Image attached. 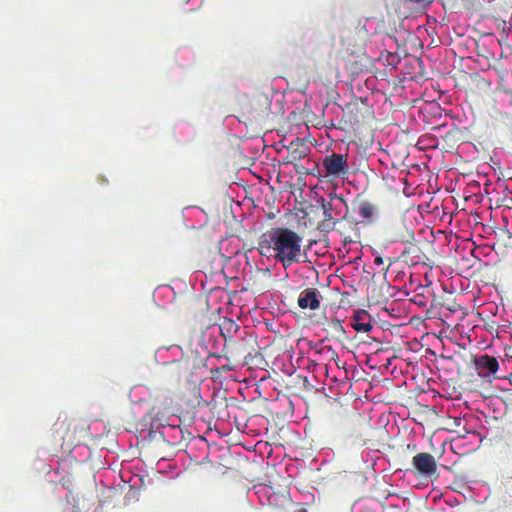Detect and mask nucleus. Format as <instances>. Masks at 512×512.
<instances>
[{"mask_svg":"<svg viewBox=\"0 0 512 512\" xmlns=\"http://www.w3.org/2000/svg\"><path fill=\"white\" fill-rule=\"evenodd\" d=\"M298 305L302 309L315 310L319 307L320 302L318 299V292L315 289H306L300 293L298 298Z\"/></svg>","mask_w":512,"mask_h":512,"instance_id":"5","label":"nucleus"},{"mask_svg":"<svg viewBox=\"0 0 512 512\" xmlns=\"http://www.w3.org/2000/svg\"><path fill=\"white\" fill-rule=\"evenodd\" d=\"M302 242V237L291 229L273 228L263 235L259 243V253L288 267L299 261Z\"/></svg>","mask_w":512,"mask_h":512,"instance_id":"1","label":"nucleus"},{"mask_svg":"<svg viewBox=\"0 0 512 512\" xmlns=\"http://www.w3.org/2000/svg\"><path fill=\"white\" fill-rule=\"evenodd\" d=\"M358 213L363 219L373 221V219L377 216V209L370 202L363 201L359 205Z\"/></svg>","mask_w":512,"mask_h":512,"instance_id":"8","label":"nucleus"},{"mask_svg":"<svg viewBox=\"0 0 512 512\" xmlns=\"http://www.w3.org/2000/svg\"><path fill=\"white\" fill-rule=\"evenodd\" d=\"M265 488H266L265 486H262V487H260L259 491L264 490Z\"/></svg>","mask_w":512,"mask_h":512,"instance_id":"13","label":"nucleus"},{"mask_svg":"<svg viewBox=\"0 0 512 512\" xmlns=\"http://www.w3.org/2000/svg\"><path fill=\"white\" fill-rule=\"evenodd\" d=\"M370 506L368 501L362 500L356 503L355 509L357 512H364L366 509L370 508Z\"/></svg>","mask_w":512,"mask_h":512,"instance_id":"11","label":"nucleus"},{"mask_svg":"<svg viewBox=\"0 0 512 512\" xmlns=\"http://www.w3.org/2000/svg\"><path fill=\"white\" fill-rule=\"evenodd\" d=\"M374 264L377 265V266H380L383 264V259L381 256H376L375 259H374Z\"/></svg>","mask_w":512,"mask_h":512,"instance_id":"12","label":"nucleus"},{"mask_svg":"<svg viewBox=\"0 0 512 512\" xmlns=\"http://www.w3.org/2000/svg\"><path fill=\"white\" fill-rule=\"evenodd\" d=\"M168 350H171V351H178L179 348L177 346H171L170 348L168 349H164V348H160L156 351V354H155V357L157 360H162L163 359V354L168 351Z\"/></svg>","mask_w":512,"mask_h":512,"instance_id":"10","label":"nucleus"},{"mask_svg":"<svg viewBox=\"0 0 512 512\" xmlns=\"http://www.w3.org/2000/svg\"><path fill=\"white\" fill-rule=\"evenodd\" d=\"M368 317V313L364 310L356 312L353 317L352 327L358 332L371 331L373 326L370 321L367 320Z\"/></svg>","mask_w":512,"mask_h":512,"instance_id":"6","label":"nucleus"},{"mask_svg":"<svg viewBox=\"0 0 512 512\" xmlns=\"http://www.w3.org/2000/svg\"><path fill=\"white\" fill-rule=\"evenodd\" d=\"M475 365L479 376L489 377L495 374L499 368L498 361L495 357L482 355L475 360Z\"/></svg>","mask_w":512,"mask_h":512,"instance_id":"4","label":"nucleus"},{"mask_svg":"<svg viewBox=\"0 0 512 512\" xmlns=\"http://www.w3.org/2000/svg\"><path fill=\"white\" fill-rule=\"evenodd\" d=\"M325 177H341L348 171L347 159L342 154L333 153L323 160Z\"/></svg>","mask_w":512,"mask_h":512,"instance_id":"2","label":"nucleus"},{"mask_svg":"<svg viewBox=\"0 0 512 512\" xmlns=\"http://www.w3.org/2000/svg\"><path fill=\"white\" fill-rule=\"evenodd\" d=\"M412 463L417 471L424 475H432L436 472L435 458L426 452L418 453L413 457Z\"/></svg>","mask_w":512,"mask_h":512,"instance_id":"3","label":"nucleus"},{"mask_svg":"<svg viewBox=\"0 0 512 512\" xmlns=\"http://www.w3.org/2000/svg\"><path fill=\"white\" fill-rule=\"evenodd\" d=\"M129 397L133 403L141 404L150 397V391L147 387L138 385L131 389Z\"/></svg>","mask_w":512,"mask_h":512,"instance_id":"7","label":"nucleus"},{"mask_svg":"<svg viewBox=\"0 0 512 512\" xmlns=\"http://www.w3.org/2000/svg\"><path fill=\"white\" fill-rule=\"evenodd\" d=\"M322 209H323V215H324L325 219L330 220L333 218V214H332L333 203L332 202H325L324 200H322Z\"/></svg>","mask_w":512,"mask_h":512,"instance_id":"9","label":"nucleus"}]
</instances>
